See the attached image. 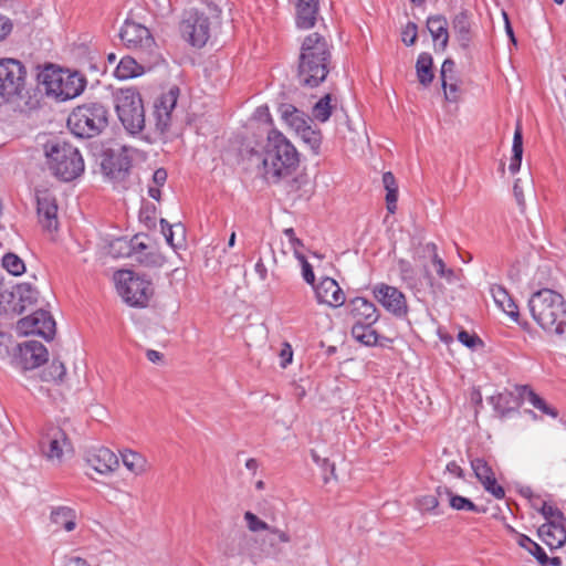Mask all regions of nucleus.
<instances>
[{
  "label": "nucleus",
  "mask_w": 566,
  "mask_h": 566,
  "mask_svg": "<svg viewBox=\"0 0 566 566\" xmlns=\"http://www.w3.org/2000/svg\"><path fill=\"white\" fill-rule=\"evenodd\" d=\"M250 160L262 168L263 177L270 182L291 176L300 164L294 145L276 129L269 132L262 150L252 151Z\"/></svg>",
  "instance_id": "f257e3e1"
},
{
  "label": "nucleus",
  "mask_w": 566,
  "mask_h": 566,
  "mask_svg": "<svg viewBox=\"0 0 566 566\" xmlns=\"http://www.w3.org/2000/svg\"><path fill=\"white\" fill-rule=\"evenodd\" d=\"M528 307L533 319L546 333L566 335V301L562 294L551 289H542L532 294Z\"/></svg>",
  "instance_id": "f03ea898"
},
{
  "label": "nucleus",
  "mask_w": 566,
  "mask_h": 566,
  "mask_svg": "<svg viewBox=\"0 0 566 566\" xmlns=\"http://www.w3.org/2000/svg\"><path fill=\"white\" fill-rule=\"evenodd\" d=\"M44 151L49 169L63 181H72L84 171V160L70 143L59 138L49 140Z\"/></svg>",
  "instance_id": "7ed1b4c3"
},
{
  "label": "nucleus",
  "mask_w": 566,
  "mask_h": 566,
  "mask_svg": "<svg viewBox=\"0 0 566 566\" xmlns=\"http://www.w3.org/2000/svg\"><path fill=\"white\" fill-rule=\"evenodd\" d=\"M41 94L25 87L22 73H0V105L9 104L12 109L29 113L40 107Z\"/></svg>",
  "instance_id": "20e7f679"
},
{
  "label": "nucleus",
  "mask_w": 566,
  "mask_h": 566,
  "mask_svg": "<svg viewBox=\"0 0 566 566\" xmlns=\"http://www.w3.org/2000/svg\"><path fill=\"white\" fill-rule=\"evenodd\" d=\"M108 109L101 103H87L75 107L67 118V127L77 137L98 136L108 126Z\"/></svg>",
  "instance_id": "39448f33"
},
{
  "label": "nucleus",
  "mask_w": 566,
  "mask_h": 566,
  "mask_svg": "<svg viewBox=\"0 0 566 566\" xmlns=\"http://www.w3.org/2000/svg\"><path fill=\"white\" fill-rule=\"evenodd\" d=\"M117 117L127 133L139 134L145 128V108L139 93L118 88L113 94Z\"/></svg>",
  "instance_id": "423d86ee"
},
{
  "label": "nucleus",
  "mask_w": 566,
  "mask_h": 566,
  "mask_svg": "<svg viewBox=\"0 0 566 566\" xmlns=\"http://www.w3.org/2000/svg\"><path fill=\"white\" fill-rule=\"evenodd\" d=\"M48 96L66 101L78 96L86 86L83 73H38Z\"/></svg>",
  "instance_id": "0eeeda50"
},
{
  "label": "nucleus",
  "mask_w": 566,
  "mask_h": 566,
  "mask_svg": "<svg viewBox=\"0 0 566 566\" xmlns=\"http://www.w3.org/2000/svg\"><path fill=\"white\" fill-rule=\"evenodd\" d=\"M114 280L118 294L130 306H146L154 294L151 282L135 275L129 270L117 271Z\"/></svg>",
  "instance_id": "6e6552de"
},
{
  "label": "nucleus",
  "mask_w": 566,
  "mask_h": 566,
  "mask_svg": "<svg viewBox=\"0 0 566 566\" xmlns=\"http://www.w3.org/2000/svg\"><path fill=\"white\" fill-rule=\"evenodd\" d=\"M546 523L538 527V535L542 541L551 548H559L566 543V517L564 513L555 505L543 502L538 507L536 502L532 503Z\"/></svg>",
  "instance_id": "1a4fd4ad"
},
{
  "label": "nucleus",
  "mask_w": 566,
  "mask_h": 566,
  "mask_svg": "<svg viewBox=\"0 0 566 566\" xmlns=\"http://www.w3.org/2000/svg\"><path fill=\"white\" fill-rule=\"evenodd\" d=\"M180 90L177 85L169 87L164 92L154 103L153 123H154V137L151 140H166L167 134L170 132L172 124V112L176 108Z\"/></svg>",
  "instance_id": "9d476101"
},
{
  "label": "nucleus",
  "mask_w": 566,
  "mask_h": 566,
  "mask_svg": "<svg viewBox=\"0 0 566 566\" xmlns=\"http://www.w3.org/2000/svg\"><path fill=\"white\" fill-rule=\"evenodd\" d=\"M329 57L326 40L318 33H312L302 43L298 71H328Z\"/></svg>",
  "instance_id": "9b49d317"
},
{
  "label": "nucleus",
  "mask_w": 566,
  "mask_h": 566,
  "mask_svg": "<svg viewBox=\"0 0 566 566\" xmlns=\"http://www.w3.org/2000/svg\"><path fill=\"white\" fill-rule=\"evenodd\" d=\"M41 454L52 464L60 465L66 454L72 453V444L63 429L46 426L39 441Z\"/></svg>",
  "instance_id": "f8f14e48"
},
{
  "label": "nucleus",
  "mask_w": 566,
  "mask_h": 566,
  "mask_svg": "<svg viewBox=\"0 0 566 566\" xmlns=\"http://www.w3.org/2000/svg\"><path fill=\"white\" fill-rule=\"evenodd\" d=\"M130 148L117 145L103 151L101 158V169L105 177L114 182L125 180L130 168Z\"/></svg>",
  "instance_id": "ddd939ff"
},
{
  "label": "nucleus",
  "mask_w": 566,
  "mask_h": 566,
  "mask_svg": "<svg viewBox=\"0 0 566 566\" xmlns=\"http://www.w3.org/2000/svg\"><path fill=\"white\" fill-rule=\"evenodd\" d=\"M209 31L210 22L208 17L193 9L185 12L180 23V32L193 46H203L209 39Z\"/></svg>",
  "instance_id": "4468645a"
},
{
  "label": "nucleus",
  "mask_w": 566,
  "mask_h": 566,
  "mask_svg": "<svg viewBox=\"0 0 566 566\" xmlns=\"http://www.w3.org/2000/svg\"><path fill=\"white\" fill-rule=\"evenodd\" d=\"M17 329L21 334H36L49 340L55 335V322L49 312L40 310L21 318L17 324Z\"/></svg>",
  "instance_id": "2eb2a0df"
},
{
  "label": "nucleus",
  "mask_w": 566,
  "mask_h": 566,
  "mask_svg": "<svg viewBox=\"0 0 566 566\" xmlns=\"http://www.w3.org/2000/svg\"><path fill=\"white\" fill-rule=\"evenodd\" d=\"M46 360L48 350L39 342L30 340L14 347V361L24 370L36 368Z\"/></svg>",
  "instance_id": "dca6fc26"
},
{
  "label": "nucleus",
  "mask_w": 566,
  "mask_h": 566,
  "mask_svg": "<svg viewBox=\"0 0 566 566\" xmlns=\"http://www.w3.org/2000/svg\"><path fill=\"white\" fill-rule=\"evenodd\" d=\"M374 295L378 302L396 316H405L408 312L406 297L397 287L379 284L374 289Z\"/></svg>",
  "instance_id": "f3484780"
},
{
  "label": "nucleus",
  "mask_w": 566,
  "mask_h": 566,
  "mask_svg": "<svg viewBox=\"0 0 566 566\" xmlns=\"http://www.w3.org/2000/svg\"><path fill=\"white\" fill-rule=\"evenodd\" d=\"M119 38L123 43L132 49V48H149L153 44V38L149 30L136 22L125 21L124 25L120 29Z\"/></svg>",
  "instance_id": "a211bd4d"
},
{
  "label": "nucleus",
  "mask_w": 566,
  "mask_h": 566,
  "mask_svg": "<svg viewBox=\"0 0 566 566\" xmlns=\"http://www.w3.org/2000/svg\"><path fill=\"white\" fill-rule=\"evenodd\" d=\"M86 463L97 473L107 474L119 467L117 455L107 448H93L86 452Z\"/></svg>",
  "instance_id": "6ab92c4d"
},
{
  "label": "nucleus",
  "mask_w": 566,
  "mask_h": 566,
  "mask_svg": "<svg viewBox=\"0 0 566 566\" xmlns=\"http://www.w3.org/2000/svg\"><path fill=\"white\" fill-rule=\"evenodd\" d=\"M314 287L316 300L319 304L339 307L345 303V294L338 283L332 277H324Z\"/></svg>",
  "instance_id": "aec40b11"
},
{
  "label": "nucleus",
  "mask_w": 566,
  "mask_h": 566,
  "mask_svg": "<svg viewBox=\"0 0 566 566\" xmlns=\"http://www.w3.org/2000/svg\"><path fill=\"white\" fill-rule=\"evenodd\" d=\"M38 214L41 223L48 230H55L57 228V206L55 203V199L49 196L48 193H43L42 196H38Z\"/></svg>",
  "instance_id": "412c9836"
},
{
  "label": "nucleus",
  "mask_w": 566,
  "mask_h": 566,
  "mask_svg": "<svg viewBox=\"0 0 566 566\" xmlns=\"http://www.w3.org/2000/svg\"><path fill=\"white\" fill-rule=\"evenodd\" d=\"M350 313L355 323L375 324L379 318L376 306L364 297H355L350 302Z\"/></svg>",
  "instance_id": "4be33fe9"
},
{
  "label": "nucleus",
  "mask_w": 566,
  "mask_h": 566,
  "mask_svg": "<svg viewBox=\"0 0 566 566\" xmlns=\"http://www.w3.org/2000/svg\"><path fill=\"white\" fill-rule=\"evenodd\" d=\"M50 522L57 530L73 532L77 526V513L74 509L69 506H55L51 510Z\"/></svg>",
  "instance_id": "5701e85b"
},
{
  "label": "nucleus",
  "mask_w": 566,
  "mask_h": 566,
  "mask_svg": "<svg viewBox=\"0 0 566 566\" xmlns=\"http://www.w3.org/2000/svg\"><path fill=\"white\" fill-rule=\"evenodd\" d=\"M452 30L462 49H468L473 40V31L469 13L461 11L452 20Z\"/></svg>",
  "instance_id": "b1692460"
},
{
  "label": "nucleus",
  "mask_w": 566,
  "mask_h": 566,
  "mask_svg": "<svg viewBox=\"0 0 566 566\" xmlns=\"http://www.w3.org/2000/svg\"><path fill=\"white\" fill-rule=\"evenodd\" d=\"M281 118L297 134L301 129L307 127L312 119L304 112L297 109L292 104H281L279 107Z\"/></svg>",
  "instance_id": "393cba45"
},
{
  "label": "nucleus",
  "mask_w": 566,
  "mask_h": 566,
  "mask_svg": "<svg viewBox=\"0 0 566 566\" xmlns=\"http://www.w3.org/2000/svg\"><path fill=\"white\" fill-rule=\"evenodd\" d=\"M296 23L298 28L310 29L316 22L318 0H295Z\"/></svg>",
  "instance_id": "a878e982"
},
{
  "label": "nucleus",
  "mask_w": 566,
  "mask_h": 566,
  "mask_svg": "<svg viewBox=\"0 0 566 566\" xmlns=\"http://www.w3.org/2000/svg\"><path fill=\"white\" fill-rule=\"evenodd\" d=\"M12 67H15L18 71H25L27 67H30L32 71H72L71 69H64L51 62H33L28 64L12 57L0 59V69L9 71Z\"/></svg>",
  "instance_id": "bb28decb"
},
{
  "label": "nucleus",
  "mask_w": 566,
  "mask_h": 566,
  "mask_svg": "<svg viewBox=\"0 0 566 566\" xmlns=\"http://www.w3.org/2000/svg\"><path fill=\"white\" fill-rule=\"evenodd\" d=\"M244 521L247 523V527L250 532L256 533L260 531H268L273 535H277L279 541L286 544L291 542V536L287 532L282 531L277 527H272L261 518H259L254 513L247 511L244 513Z\"/></svg>",
  "instance_id": "cd10ccee"
},
{
  "label": "nucleus",
  "mask_w": 566,
  "mask_h": 566,
  "mask_svg": "<svg viewBox=\"0 0 566 566\" xmlns=\"http://www.w3.org/2000/svg\"><path fill=\"white\" fill-rule=\"evenodd\" d=\"M427 29L432 40L444 50L449 41L447 19L441 14L431 15L427 20Z\"/></svg>",
  "instance_id": "c85d7f7f"
},
{
  "label": "nucleus",
  "mask_w": 566,
  "mask_h": 566,
  "mask_svg": "<svg viewBox=\"0 0 566 566\" xmlns=\"http://www.w3.org/2000/svg\"><path fill=\"white\" fill-rule=\"evenodd\" d=\"M491 293L495 304L510 317L516 321L518 317L517 305L514 303L507 291L501 285H494L491 287Z\"/></svg>",
  "instance_id": "c756f323"
},
{
  "label": "nucleus",
  "mask_w": 566,
  "mask_h": 566,
  "mask_svg": "<svg viewBox=\"0 0 566 566\" xmlns=\"http://www.w3.org/2000/svg\"><path fill=\"white\" fill-rule=\"evenodd\" d=\"M512 157L509 165L511 174H516L521 169L522 157H523V133L521 122L517 120L512 145Z\"/></svg>",
  "instance_id": "7c9ffc66"
},
{
  "label": "nucleus",
  "mask_w": 566,
  "mask_h": 566,
  "mask_svg": "<svg viewBox=\"0 0 566 566\" xmlns=\"http://www.w3.org/2000/svg\"><path fill=\"white\" fill-rule=\"evenodd\" d=\"M122 461L125 468L136 475L145 473L148 469L147 459L143 454L132 450L122 452Z\"/></svg>",
  "instance_id": "2f4dec72"
},
{
  "label": "nucleus",
  "mask_w": 566,
  "mask_h": 566,
  "mask_svg": "<svg viewBox=\"0 0 566 566\" xmlns=\"http://www.w3.org/2000/svg\"><path fill=\"white\" fill-rule=\"evenodd\" d=\"M520 395L523 399L527 400L534 408L538 409L543 413L548 415L552 418H556L558 416L557 409L546 403L543 398H541L527 386L522 387Z\"/></svg>",
  "instance_id": "473e14b6"
},
{
  "label": "nucleus",
  "mask_w": 566,
  "mask_h": 566,
  "mask_svg": "<svg viewBox=\"0 0 566 566\" xmlns=\"http://www.w3.org/2000/svg\"><path fill=\"white\" fill-rule=\"evenodd\" d=\"M374 324L355 323L352 327L353 337L364 345H375L378 340V335L373 328Z\"/></svg>",
  "instance_id": "72a5a7b5"
},
{
  "label": "nucleus",
  "mask_w": 566,
  "mask_h": 566,
  "mask_svg": "<svg viewBox=\"0 0 566 566\" xmlns=\"http://www.w3.org/2000/svg\"><path fill=\"white\" fill-rule=\"evenodd\" d=\"M160 226L167 243L172 248H177L184 240L185 229L182 224H169L165 219H161Z\"/></svg>",
  "instance_id": "f704fd0d"
},
{
  "label": "nucleus",
  "mask_w": 566,
  "mask_h": 566,
  "mask_svg": "<svg viewBox=\"0 0 566 566\" xmlns=\"http://www.w3.org/2000/svg\"><path fill=\"white\" fill-rule=\"evenodd\" d=\"M15 293L19 301L22 303L20 308L13 306V311L22 313L27 305H32L38 301L39 292L30 283H21L17 285Z\"/></svg>",
  "instance_id": "c9c22d12"
},
{
  "label": "nucleus",
  "mask_w": 566,
  "mask_h": 566,
  "mask_svg": "<svg viewBox=\"0 0 566 566\" xmlns=\"http://www.w3.org/2000/svg\"><path fill=\"white\" fill-rule=\"evenodd\" d=\"M297 135L302 138L303 143L306 144L311 151L314 155L319 154L321 144H322V133L319 129H315L310 124L304 129L297 133Z\"/></svg>",
  "instance_id": "e433bc0d"
},
{
  "label": "nucleus",
  "mask_w": 566,
  "mask_h": 566,
  "mask_svg": "<svg viewBox=\"0 0 566 566\" xmlns=\"http://www.w3.org/2000/svg\"><path fill=\"white\" fill-rule=\"evenodd\" d=\"M333 97L331 94H325L319 101L315 103L312 109V115L318 122L325 123L329 119L334 105L332 104Z\"/></svg>",
  "instance_id": "4c0bfd02"
},
{
  "label": "nucleus",
  "mask_w": 566,
  "mask_h": 566,
  "mask_svg": "<svg viewBox=\"0 0 566 566\" xmlns=\"http://www.w3.org/2000/svg\"><path fill=\"white\" fill-rule=\"evenodd\" d=\"M455 75L457 73H441V83L444 90V95L450 102H455L459 97L460 81Z\"/></svg>",
  "instance_id": "58836bf2"
},
{
  "label": "nucleus",
  "mask_w": 566,
  "mask_h": 566,
  "mask_svg": "<svg viewBox=\"0 0 566 566\" xmlns=\"http://www.w3.org/2000/svg\"><path fill=\"white\" fill-rule=\"evenodd\" d=\"M66 374L64 364L60 360L53 359L50 366L42 371V379L44 381H62Z\"/></svg>",
  "instance_id": "ea45409f"
},
{
  "label": "nucleus",
  "mask_w": 566,
  "mask_h": 566,
  "mask_svg": "<svg viewBox=\"0 0 566 566\" xmlns=\"http://www.w3.org/2000/svg\"><path fill=\"white\" fill-rule=\"evenodd\" d=\"M2 266L12 275H21L25 271L24 262L14 253H7L2 258Z\"/></svg>",
  "instance_id": "a19ab883"
},
{
  "label": "nucleus",
  "mask_w": 566,
  "mask_h": 566,
  "mask_svg": "<svg viewBox=\"0 0 566 566\" xmlns=\"http://www.w3.org/2000/svg\"><path fill=\"white\" fill-rule=\"evenodd\" d=\"M159 64L144 65L138 63L132 56H124L117 63L115 71H151L155 67H159Z\"/></svg>",
  "instance_id": "79ce46f5"
},
{
  "label": "nucleus",
  "mask_w": 566,
  "mask_h": 566,
  "mask_svg": "<svg viewBox=\"0 0 566 566\" xmlns=\"http://www.w3.org/2000/svg\"><path fill=\"white\" fill-rule=\"evenodd\" d=\"M431 262L437 274L448 283H454L458 280L455 272L452 269L447 268L444 261L439 256V254H434L433 261Z\"/></svg>",
  "instance_id": "37998d69"
},
{
  "label": "nucleus",
  "mask_w": 566,
  "mask_h": 566,
  "mask_svg": "<svg viewBox=\"0 0 566 566\" xmlns=\"http://www.w3.org/2000/svg\"><path fill=\"white\" fill-rule=\"evenodd\" d=\"M471 467H472L475 478L479 481H482L483 479H490L491 476L495 475L492 468L482 458L473 459L471 461Z\"/></svg>",
  "instance_id": "c03bdc74"
},
{
  "label": "nucleus",
  "mask_w": 566,
  "mask_h": 566,
  "mask_svg": "<svg viewBox=\"0 0 566 566\" xmlns=\"http://www.w3.org/2000/svg\"><path fill=\"white\" fill-rule=\"evenodd\" d=\"M532 186H533V180L531 177L526 178V179L517 178L514 182V187H513L514 197L516 199L517 205L522 209H524V207H525L524 190L532 189Z\"/></svg>",
  "instance_id": "a18cd8bd"
},
{
  "label": "nucleus",
  "mask_w": 566,
  "mask_h": 566,
  "mask_svg": "<svg viewBox=\"0 0 566 566\" xmlns=\"http://www.w3.org/2000/svg\"><path fill=\"white\" fill-rule=\"evenodd\" d=\"M280 543H282V542L279 541L277 535H273V534L269 533L262 541L263 552L268 556H272V557L279 556L282 553V549L279 546Z\"/></svg>",
  "instance_id": "49530a36"
},
{
  "label": "nucleus",
  "mask_w": 566,
  "mask_h": 566,
  "mask_svg": "<svg viewBox=\"0 0 566 566\" xmlns=\"http://www.w3.org/2000/svg\"><path fill=\"white\" fill-rule=\"evenodd\" d=\"M77 54L86 55V62L87 64L83 63L81 64L82 67L87 66L90 71H97L101 66V55L97 52H91L86 48L81 46L77 50Z\"/></svg>",
  "instance_id": "de8ad7c7"
},
{
  "label": "nucleus",
  "mask_w": 566,
  "mask_h": 566,
  "mask_svg": "<svg viewBox=\"0 0 566 566\" xmlns=\"http://www.w3.org/2000/svg\"><path fill=\"white\" fill-rule=\"evenodd\" d=\"M480 483L483 485L484 490L491 493L495 499L500 500L505 496L504 489L496 484L495 475L490 479H483Z\"/></svg>",
  "instance_id": "09e8293b"
},
{
  "label": "nucleus",
  "mask_w": 566,
  "mask_h": 566,
  "mask_svg": "<svg viewBox=\"0 0 566 566\" xmlns=\"http://www.w3.org/2000/svg\"><path fill=\"white\" fill-rule=\"evenodd\" d=\"M15 345L10 335L0 332V357L11 356Z\"/></svg>",
  "instance_id": "8fccbe9b"
},
{
  "label": "nucleus",
  "mask_w": 566,
  "mask_h": 566,
  "mask_svg": "<svg viewBox=\"0 0 566 566\" xmlns=\"http://www.w3.org/2000/svg\"><path fill=\"white\" fill-rule=\"evenodd\" d=\"M439 500L434 495H423L417 500V506L422 512H430L437 509Z\"/></svg>",
  "instance_id": "3c124183"
},
{
  "label": "nucleus",
  "mask_w": 566,
  "mask_h": 566,
  "mask_svg": "<svg viewBox=\"0 0 566 566\" xmlns=\"http://www.w3.org/2000/svg\"><path fill=\"white\" fill-rule=\"evenodd\" d=\"M418 28L413 22H408L401 32L402 42L406 45H412L417 40Z\"/></svg>",
  "instance_id": "603ef678"
},
{
  "label": "nucleus",
  "mask_w": 566,
  "mask_h": 566,
  "mask_svg": "<svg viewBox=\"0 0 566 566\" xmlns=\"http://www.w3.org/2000/svg\"><path fill=\"white\" fill-rule=\"evenodd\" d=\"M296 256L302 263V276L304 281L314 286L315 274L312 265L308 263L304 255L296 253Z\"/></svg>",
  "instance_id": "864d4df0"
},
{
  "label": "nucleus",
  "mask_w": 566,
  "mask_h": 566,
  "mask_svg": "<svg viewBox=\"0 0 566 566\" xmlns=\"http://www.w3.org/2000/svg\"><path fill=\"white\" fill-rule=\"evenodd\" d=\"M399 271L401 279L407 282L408 285L413 286L415 285V277H413V268L412 265L405 260L399 261Z\"/></svg>",
  "instance_id": "5fc2aeb1"
},
{
  "label": "nucleus",
  "mask_w": 566,
  "mask_h": 566,
  "mask_svg": "<svg viewBox=\"0 0 566 566\" xmlns=\"http://www.w3.org/2000/svg\"><path fill=\"white\" fill-rule=\"evenodd\" d=\"M111 253L115 256L128 255L130 253L128 242L123 238L116 239L111 243Z\"/></svg>",
  "instance_id": "6e6d98bb"
},
{
  "label": "nucleus",
  "mask_w": 566,
  "mask_h": 566,
  "mask_svg": "<svg viewBox=\"0 0 566 566\" xmlns=\"http://www.w3.org/2000/svg\"><path fill=\"white\" fill-rule=\"evenodd\" d=\"M536 553L538 554L537 562L542 566H547V565L560 566L562 565V559L559 557H548L542 547H537Z\"/></svg>",
  "instance_id": "4d7b16f0"
},
{
  "label": "nucleus",
  "mask_w": 566,
  "mask_h": 566,
  "mask_svg": "<svg viewBox=\"0 0 566 566\" xmlns=\"http://www.w3.org/2000/svg\"><path fill=\"white\" fill-rule=\"evenodd\" d=\"M517 543L521 547L525 548L537 559L538 554L536 553V548L541 547L537 543L533 542L528 536L523 534L518 536Z\"/></svg>",
  "instance_id": "13d9d810"
},
{
  "label": "nucleus",
  "mask_w": 566,
  "mask_h": 566,
  "mask_svg": "<svg viewBox=\"0 0 566 566\" xmlns=\"http://www.w3.org/2000/svg\"><path fill=\"white\" fill-rule=\"evenodd\" d=\"M458 339L469 348H474L476 346V344L482 343L478 336L472 335V334L468 333L467 331H461L458 334Z\"/></svg>",
  "instance_id": "bf43d9fd"
},
{
  "label": "nucleus",
  "mask_w": 566,
  "mask_h": 566,
  "mask_svg": "<svg viewBox=\"0 0 566 566\" xmlns=\"http://www.w3.org/2000/svg\"><path fill=\"white\" fill-rule=\"evenodd\" d=\"M386 191L387 210L394 213L397 209L398 188L386 189Z\"/></svg>",
  "instance_id": "052dcab7"
},
{
  "label": "nucleus",
  "mask_w": 566,
  "mask_h": 566,
  "mask_svg": "<svg viewBox=\"0 0 566 566\" xmlns=\"http://www.w3.org/2000/svg\"><path fill=\"white\" fill-rule=\"evenodd\" d=\"M432 56L429 53H421L416 63V71H431Z\"/></svg>",
  "instance_id": "680f3d73"
},
{
  "label": "nucleus",
  "mask_w": 566,
  "mask_h": 566,
  "mask_svg": "<svg viewBox=\"0 0 566 566\" xmlns=\"http://www.w3.org/2000/svg\"><path fill=\"white\" fill-rule=\"evenodd\" d=\"M12 21L8 17L0 14V42L12 32Z\"/></svg>",
  "instance_id": "e2e57ef3"
},
{
  "label": "nucleus",
  "mask_w": 566,
  "mask_h": 566,
  "mask_svg": "<svg viewBox=\"0 0 566 566\" xmlns=\"http://www.w3.org/2000/svg\"><path fill=\"white\" fill-rule=\"evenodd\" d=\"M303 74L304 73H300V75H303ZM325 77H326V73H323L321 77H317L314 75H310V76H305V77L300 76L298 81H300V83H303L304 85L315 87V86L319 85L322 82H324Z\"/></svg>",
  "instance_id": "0e129e2a"
},
{
  "label": "nucleus",
  "mask_w": 566,
  "mask_h": 566,
  "mask_svg": "<svg viewBox=\"0 0 566 566\" xmlns=\"http://www.w3.org/2000/svg\"><path fill=\"white\" fill-rule=\"evenodd\" d=\"M167 180V171L164 168L157 169L153 175V185L161 187Z\"/></svg>",
  "instance_id": "69168bd1"
},
{
  "label": "nucleus",
  "mask_w": 566,
  "mask_h": 566,
  "mask_svg": "<svg viewBox=\"0 0 566 566\" xmlns=\"http://www.w3.org/2000/svg\"><path fill=\"white\" fill-rule=\"evenodd\" d=\"M280 356L282 358L281 366L286 367V365L292 361V357H293L292 347L289 344H285L280 353Z\"/></svg>",
  "instance_id": "338daca9"
},
{
  "label": "nucleus",
  "mask_w": 566,
  "mask_h": 566,
  "mask_svg": "<svg viewBox=\"0 0 566 566\" xmlns=\"http://www.w3.org/2000/svg\"><path fill=\"white\" fill-rule=\"evenodd\" d=\"M64 566H91L87 560L78 556H69L65 558Z\"/></svg>",
  "instance_id": "774afa93"
}]
</instances>
